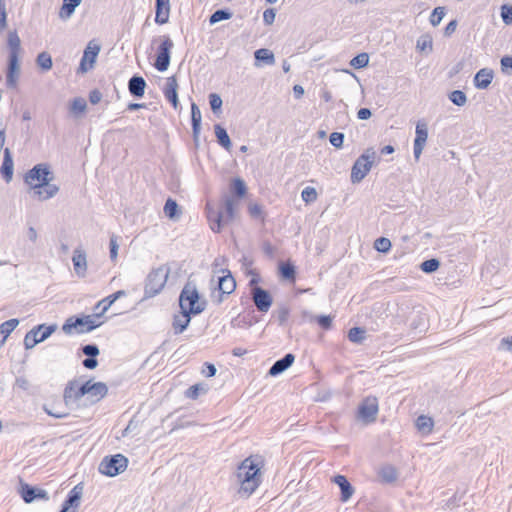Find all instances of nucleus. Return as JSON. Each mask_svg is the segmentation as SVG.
<instances>
[{
	"mask_svg": "<svg viewBox=\"0 0 512 512\" xmlns=\"http://www.w3.org/2000/svg\"><path fill=\"white\" fill-rule=\"evenodd\" d=\"M82 352L87 357H96L100 353L98 346L95 345V344H87V345L83 346L82 347Z\"/></svg>",
	"mask_w": 512,
	"mask_h": 512,
	"instance_id": "nucleus-61",
	"label": "nucleus"
},
{
	"mask_svg": "<svg viewBox=\"0 0 512 512\" xmlns=\"http://www.w3.org/2000/svg\"><path fill=\"white\" fill-rule=\"evenodd\" d=\"M317 197L318 194L314 187L308 186L302 190L301 198L307 204L315 202Z\"/></svg>",
	"mask_w": 512,
	"mask_h": 512,
	"instance_id": "nucleus-47",
	"label": "nucleus"
},
{
	"mask_svg": "<svg viewBox=\"0 0 512 512\" xmlns=\"http://www.w3.org/2000/svg\"><path fill=\"white\" fill-rule=\"evenodd\" d=\"M214 131L219 145H221L225 150L230 151L232 143L226 129L221 125L216 124L214 126Z\"/></svg>",
	"mask_w": 512,
	"mask_h": 512,
	"instance_id": "nucleus-31",
	"label": "nucleus"
},
{
	"mask_svg": "<svg viewBox=\"0 0 512 512\" xmlns=\"http://www.w3.org/2000/svg\"><path fill=\"white\" fill-rule=\"evenodd\" d=\"M178 82L174 76L168 77L166 79L165 86L163 88V94L165 98L172 104L174 109H178L179 100H178Z\"/></svg>",
	"mask_w": 512,
	"mask_h": 512,
	"instance_id": "nucleus-16",
	"label": "nucleus"
},
{
	"mask_svg": "<svg viewBox=\"0 0 512 512\" xmlns=\"http://www.w3.org/2000/svg\"><path fill=\"white\" fill-rule=\"evenodd\" d=\"M501 70L504 74L510 75L512 72V57L504 56L501 58Z\"/></svg>",
	"mask_w": 512,
	"mask_h": 512,
	"instance_id": "nucleus-60",
	"label": "nucleus"
},
{
	"mask_svg": "<svg viewBox=\"0 0 512 512\" xmlns=\"http://www.w3.org/2000/svg\"><path fill=\"white\" fill-rule=\"evenodd\" d=\"M280 272L285 279H293L295 276V268L291 264H282L280 267Z\"/></svg>",
	"mask_w": 512,
	"mask_h": 512,
	"instance_id": "nucleus-57",
	"label": "nucleus"
},
{
	"mask_svg": "<svg viewBox=\"0 0 512 512\" xmlns=\"http://www.w3.org/2000/svg\"><path fill=\"white\" fill-rule=\"evenodd\" d=\"M72 262L77 276L85 277L88 265L86 252L82 248L78 247L73 251Z\"/></svg>",
	"mask_w": 512,
	"mask_h": 512,
	"instance_id": "nucleus-17",
	"label": "nucleus"
},
{
	"mask_svg": "<svg viewBox=\"0 0 512 512\" xmlns=\"http://www.w3.org/2000/svg\"><path fill=\"white\" fill-rule=\"evenodd\" d=\"M13 159L11 152L8 148L4 150V159L0 169V172L4 178V180L9 183L13 177Z\"/></svg>",
	"mask_w": 512,
	"mask_h": 512,
	"instance_id": "nucleus-23",
	"label": "nucleus"
},
{
	"mask_svg": "<svg viewBox=\"0 0 512 512\" xmlns=\"http://www.w3.org/2000/svg\"><path fill=\"white\" fill-rule=\"evenodd\" d=\"M380 476L385 482L391 483L397 479V472L394 467L388 465L381 468Z\"/></svg>",
	"mask_w": 512,
	"mask_h": 512,
	"instance_id": "nucleus-45",
	"label": "nucleus"
},
{
	"mask_svg": "<svg viewBox=\"0 0 512 512\" xmlns=\"http://www.w3.org/2000/svg\"><path fill=\"white\" fill-rule=\"evenodd\" d=\"M89 391V396L93 398V401H99L104 398L108 392V388L103 382L92 383Z\"/></svg>",
	"mask_w": 512,
	"mask_h": 512,
	"instance_id": "nucleus-35",
	"label": "nucleus"
},
{
	"mask_svg": "<svg viewBox=\"0 0 512 512\" xmlns=\"http://www.w3.org/2000/svg\"><path fill=\"white\" fill-rule=\"evenodd\" d=\"M190 314L186 310H181L180 314L174 316L172 326L175 334H181L188 327L191 320Z\"/></svg>",
	"mask_w": 512,
	"mask_h": 512,
	"instance_id": "nucleus-24",
	"label": "nucleus"
},
{
	"mask_svg": "<svg viewBox=\"0 0 512 512\" xmlns=\"http://www.w3.org/2000/svg\"><path fill=\"white\" fill-rule=\"evenodd\" d=\"M179 305L181 310H186L192 314H199L204 311L206 303L199 301V294L196 287L187 284L181 291Z\"/></svg>",
	"mask_w": 512,
	"mask_h": 512,
	"instance_id": "nucleus-4",
	"label": "nucleus"
},
{
	"mask_svg": "<svg viewBox=\"0 0 512 512\" xmlns=\"http://www.w3.org/2000/svg\"><path fill=\"white\" fill-rule=\"evenodd\" d=\"M109 248H110V259H111V261L115 262L117 259V256H118L119 244H118V237L114 234H112L110 236Z\"/></svg>",
	"mask_w": 512,
	"mask_h": 512,
	"instance_id": "nucleus-52",
	"label": "nucleus"
},
{
	"mask_svg": "<svg viewBox=\"0 0 512 512\" xmlns=\"http://www.w3.org/2000/svg\"><path fill=\"white\" fill-rule=\"evenodd\" d=\"M295 360V356L292 353H287L284 357L277 360L269 369L270 376H277L286 371Z\"/></svg>",
	"mask_w": 512,
	"mask_h": 512,
	"instance_id": "nucleus-18",
	"label": "nucleus"
},
{
	"mask_svg": "<svg viewBox=\"0 0 512 512\" xmlns=\"http://www.w3.org/2000/svg\"><path fill=\"white\" fill-rule=\"evenodd\" d=\"M201 111L199 107L192 103L191 105V121L194 139L197 140L201 130Z\"/></svg>",
	"mask_w": 512,
	"mask_h": 512,
	"instance_id": "nucleus-29",
	"label": "nucleus"
},
{
	"mask_svg": "<svg viewBox=\"0 0 512 512\" xmlns=\"http://www.w3.org/2000/svg\"><path fill=\"white\" fill-rule=\"evenodd\" d=\"M54 175L47 164L35 165L24 176V182L30 187L31 195L39 201H46L59 192V186L51 183Z\"/></svg>",
	"mask_w": 512,
	"mask_h": 512,
	"instance_id": "nucleus-1",
	"label": "nucleus"
},
{
	"mask_svg": "<svg viewBox=\"0 0 512 512\" xmlns=\"http://www.w3.org/2000/svg\"><path fill=\"white\" fill-rule=\"evenodd\" d=\"M415 134L413 153L415 160L418 161L428 138L427 124L423 121H419L416 125Z\"/></svg>",
	"mask_w": 512,
	"mask_h": 512,
	"instance_id": "nucleus-13",
	"label": "nucleus"
},
{
	"mask_svg": "<svg viewBox=\"0 0 512 512\" xmlns=\"http://www.w3.org/2000/svg\"><path fill=\"white\" fill-rule=\"evenodd\" d=\"M82 496V487L80 485H76L68 494L67 499L64 501V504L70 508H76L79 506V502Z\"/></svg>",
	"mask_w": 512,
	"mask_h": 512,
	"instance_id": "nucleus-34",
	"label": "nucleus"
},
{
	"mask_svg": "<svg viewBox=\"0 0 512 512\" xmlns=\"http://www.w3.org/2000/svg\"><path fill=\"white\" fill-rule=\"evenodd\" d=\"M19 320L16 318L9 319L2 324H0V344L2 345L7 337L14 331V329L18 326Z\"/></svg>",
	"mask_w": 512,
	"mask_h": 512,
	"instance_id": "nucleus-32",
	"label": "nucleus"
},
{
	"mask_svg": "<svg viewBox=\"0 0 512 512\" xmlns=\"http://www.w3.org/2000/svg\"><path fill=\"white\" fill-rule=\"evenodd\" d=\"M333 482L336 485H338L341 490V498H340L341 501L347 502L352 497V495L354 493V488L352 487V485L349 483L347 478L343 475H336L333 478Z\"/></svg>",
	"mask_w": 512,
	"mask_h": 512,
	"instance_id": "nucleus-20",
	"label": "nucleus"
},
{
	"mask_svg": "<svg viewBox=\"0 0 512 512\" xmlns=\"http://www.w3.org/2000/svg\"><path fill=\"white\" fill-rule=\"evenodd\" d=\"M56 325L46 326L40 324L31 329L24 338V346L26 349L34 348L38 343L45 341L56 330Z\"/></svg>",
	"mask_w": 512,
	"mask_h": 512,
	"instance_id": "nucleus-9",
	"label": "nucleus"
},
{
	"mask_svg": "<svg viewBox=\"0 0 512 512\" xmlns=\"http://www.w3.org/2000/svg\"><path fill=\"white\" fill-rule=\"evenodd\" d=\"M232 17V13L225 9L216 10L209 19L211 25L216 24L223 20H228Z\"/></svg>",
	"mask_w": 512,
	"mask_h": 512,
	"instance_id": "nucleus-41",
	"label": "nucleus"
},
{
	"mask_svg": "<svg viewBox=\"0 0 512 512\" xmlns=\"http://www.w3.org/2000/svg\"><path fill=\"white\" fill-rule=\"evenodd\" d=\"M100 52V46L93 41L89 42L84 50L78 71L86 73L94 67L96 58Z\"/></svg>",
	"mask_w": 512,
	"mask_h": 512,
	"instance_id": "nucleus-12",
	"label": "nucleus"
},
{
	"mask_svg": "<svg viewBox=\"0 0 512 512\" xmlns=\"http://www.w3.org/2000/svg\"><path fill=\"white\" fill-rule=\"evenodd\" d=\"M20 76L19 58L8 57V67L6 72V85L8 88L15 89L18 85Z\"/></svg>",
	"mask_w": 512,
	"mask_h": 512,
	"instance_id": "nucleus-15",
	"label": "nucleus"
},
{
	"mask_svg": "<svg viewBox=\"0 0 512 512\" xmlns=\"http://www.w3.org/2000/svg\"><path fill=\"white\" fill-rule=\"evenodd\" d=\"M222 99L221 97L216 94V93H211L209 95V104H210V107L212 109V111L217 114L220 110H221V107H222Z\"/></svg>",
	"mask_w": 512,
	"mask_h": 512,
	"instance_id": "nucleus-53",
	"label": "nucleus"
},
{
	"mask_svg": "<svg viewBox=\"0 0 512 512\" xmlns=\"http://www.w3.org/2000/svg\"><path fill=\"white\" fill-rule=\"evenodd\" d=\"M36 63L43 71H49L53 65L52 57L48 52L39 53L36 58Z\"/></svg>",
	"mask_w": 512,
	"mask_h": 512,
	"instance_id": "nucleus-39",
	"label": "nucleus"
},
{
	"mask_svg": "<svg viewBox=\"0 0 512 512\" xmlns=\"http://www.w3.org/2000/svg\"><path fill=\"white\" fill-rule=\"evenodd\" d=\"M207 218L210 223V228L219 233L221 231L222 225L224 223V214L221 211H217L213 209L209 204H207Z\"/></svg>",
	"mask_w": 512,
	"mask_h": 512,
	"instance_id": "nucleus-19",
	"label": "nucleus"
},
{
	"mask_svg": "<svg viewBox=\"0 0 512 512\" xmlns=\"http://www.w3.org/2000/svg\"><path fill=\"white\" fill-rule=\"evenodd\" d=\"M7 26V13L6 6L3 0H0V29H4Z\"/></svg>",
	"mask_w": 512,
	"mask_h": 512,
	"instance_id": "nucleus-64",
	"label": "nucleus"
},
{
	"mask_svg": "<svg viewBox=\"0 0 512 512\" xmlns=\"http://www.w3.org/2000/svg\"><path fill=\"white\" fill-rule=\"evenodd\" d=\"M251 296L252 300L254 302V305L256 306L257 310L262 313H266L271 308L273 299L270 293L259 287L254 286L251 289Z\"/></svg>",
	"mask_w": 512,
	"mask_h": 512,
	"instance_id": "nucleus-11",
	"label": "nucleus"
},
{
	"mask_svg": "<svg viewBox=\"0 0 512 512\" xmlns=\"http://www.w3.org/2000/svg\"><path fill=\"white\" fill-rule=\"evenodd\" d=\"M7 44L9 48V57L19 58L21 52V40L16 31L8 33Z\"/></svg>",
	"mask_w": 512,
	"mask_h": 512,
	"instance_id": "nucleus-26",
	"label": "nucleus"
},
{
	"mask_svg": "<svg viewBox=\"0 0 512 512\" xmlns=\"http://www.w3.org/2000/svg\"><path fill=\"white\" fill-rule=\"evenodd\" d=\"M231 188L233 193L239 198L243 197L246 193L245 182L240 178H236L233 180Z\"/></svg>",
	"mask_w": 512,
	"mask_h": 512,
	"instance_id": "nucleus-49",
	"label": "nucleus"
},
{
	"mask_svg": "<svg viewBox=\"0 0 512 512\" xmlns=\"http://www.w3.org/2000/svg\"><path fill=\"white\" fill-rule=\"evenodd\" d=\"M275 17H276V12L274 9L272 8H269V9H266L263 13V21L266 25H271L273 24L274 20H275Z\"/></svg>",
	"mask_w": 512,
	"mask_h": 512,
	"instance_id": "nucleus-62",
	"label": "nucleus"
},
{
	"mask_svg": "<svg viewBox=\"0 0 512 512\" xmlns=\"http://www.w3.org/2000/svg\"><path fill=\"white\" fill-rule=\"evenodd\" d=\"M169 273L170 269L166 265L152 269L145 281V296L154 297L160 293L167 282Z\"/></svg>",
	"mask_w": 512,
	"mask_h": 512,
	"instance_id": "nucleus-3",
	"label": "nucleus"
},
{
	"mask_svg": "<svg viewBox=\"0 0 512 512\" xmlns=\"http://www.w3.org/2000/svg\"><path fill=\"white\" fill-rule=\"evenodd\" d=\"M80 3L81 0H63V5L60 10V17L70 18Z\"/></svg>",
	"mask_w": 512,
	"mask_h": 512,
	"instance_id": "nucleus-37",
	"label": "nucleus"
},
{
	"mask_svg": "<svg viewBox=\"0 0 512 512\" xmlns=\"http://www.w3.org/2000/svg\"><path fill=\"white\" fill-rule=\"evenodd\" d=\"M236 482L239 485L238 495L240 498H249L260 486L262 474L260 462L257 457H247L237 467Z\"/></svg>",
	"mask_w": 512,
	"mask_h": 512,
	"instance_id": "nucleus-2",
	"label": "nucleus"
},
{
	"mask_svg": "<svg viewBox=\"0 0 512 512\" xmlns=\"http://www.w3.org/2000/svg\"><path fill=\"white\" fill-rule=\"evenodd\" d=\"M178 204L175 200L169 198L164 205V213L170 218L174 219L178 216Z\"/></svg>",
	"mask_w": 512,
	"mask_h": 512,
	"instance_id": "nucleus-44",
	"label": "nucleus"
},
{
	"mask_svg": "<svg viewBox=\"0 0 512 512\" xmlns=\"http://www.w3.org/2000/svg\"><path fill=\"white\" fill-rule=\"evenodd\" d=\"M146 88V81L142 76L134 75L128 81V90L135 97H143Z\"/></svg>",
	"mask_w": 512,
	"mask_h": 512,
	"instance_id": "nucleus-21",
	"label": "nucleus"
},
{
	"mask_svg": "<svg viewBox=\"0 0 512 512\" xmlns=\"http://www.w3.org/2000/svg\"><path fill=\"white\" fill-rule=\"evenodd\" d=\"M369 55L367 53H360L350 61V65L355 69H361L368 65Z\"/></svg>",
	"mask_w": 512,
	"mask_h": 512,
	"instance_id": "nucleus-46",
	"label": "nucleus"
},
{
	"mask_svg": "<svg viewBox=\"0 0 512 512\" xmlns=\"http://www.w3.org/2000/svg\"><path fill=\"white\" fill-rule=\"evenodd\" d=\"M153 41L160 42L157 48V57L154 66L158 71L164 72L168 69L170 64V53L174 46L173 41L167 35L160 36L158 39Z\"/></svg>",
	"mask_w": 512,
	"mask_h": 512,
	"instance_id": "nucleus-8",
	"label": "nucleus"
},
{
	"mask_svg": "<svg viewBox=\"0 0 512 512\" xmlns=\"http://www.w3.org/2000/svg\"><path fill=\"white\" fill-rule=\"evenodd\" d=\"M170 12V0H156L155 22L162 25L168 22Z\"/></svg>",
	"mask_w": 512,
	"mask_h": 512,
	"instance_id": "nucleus-22",
	"label": "nucleus"
},
{
	"mask_svg": "<svg viewBox=\"0 0 512 512\" xmlns=\"http://www.w3.org/2000/svg\"><path fill=\"white\" fill-rule=\"evenodd\" d=\"M449 100L453 104L462 107L467 103V96L461 90H454L449 94Z\"/></svg>",
	"mask_w": 512,
	"mask_h": 512,
	"instance_id": "nucleus-42",
	"label": "nucleus"
},
{
	"mask_svg": "<svg viewBox=\"0 0 512 512\" xmlns=\"http://www.w3.org/2000/svg\"><path fill=\"white\" fill-rule=\"evenodd\" d=\"M366 331L360 327H353L348 332V339L353 343H361L365 338Z\"/></svg>",
	"mask_w": 512,
	"mask_h": 512,
	"instance_id": "nucleus-43",
	"label": "nucleus"
},
{
	"mask_svg": "<svg viewBox=\"0 0 512 512\" xmlns=\"http://www.w3.org/2000/svg\"><path fill=\"white\" fill-rule=\"evenodd\" d=\"M329 141L334 147L341 148L344 141V134L340 132H333L330 134Z\"/></svg>",
	"mask_w": 512,
	"mask_h": 512,
	"instance_id": "nucleus-58",
	"label": "nucleus"
},
{
	"mask_svg": "<svg viewBox=\"0 0 512 512\" xmlns=\"http://www.w3.org/2000/svg\"><path fill=\"white\" fill-rule=\"evenodd\" d=\"M417 48L420 51H432V38L428 35L421 36L417 40Z\"/></svg>",
	"mask_w": 512,
	"mask_h": 512,
	"instance_id": "nucleus-54",
	"label": "nucleus"
},
{
	"mask_svg": "<svg viewBox=\"0 0 512 512\" xmlns=\"http://www.w3.org/2000/svg\"><path fill=\"white\" fill-rule=\"evenodd\" d=\"M254 57L256 62H263L267 65H274L275 64V56L272 51L266 48H260L255 51ZM255 65H258V63H255Z\"/></svg>",
	"mask_w": 512,
	"mask_h": 512,
	"instance_id": "nucleus-33",
	"label": "nucleus"
},
{
	"mask_svg": "<svg viewBox=\"0 0 512 512\" xmlns=\"http://www.w3.org/2000/svg\"><path fill=\"white\" fill-rule=\"evenodd\" d=\"M96 318L97 317L95 316V313L93 315H87V316L82 317L83 322H84L86 327L85 328H81L79 330V334L91 332L92 330H94L97 327H99L102 324V322H96L95 321Z\"/></svg>",
	"mask_w": 512,
	"mask_h": 512,
	"instance_id": "nucleus-38",
	"label": "nucleus"
},
{
	"mask_svg": "<svg viewBox=\"0 0 512 512\" xmlns=\"http://www.w3.org/2000/svg\"><path fill=\"white\" fill-rule=\"evenodd\" d=\"M375 159V152L373 149H367L365 153L359 156L354 162L351 169V182L359 183L369 173Z\"/></svg>",
	"mask_w": 512,
	"mask_h": 512,
	"instance_id": "nucleus-5",
	"label": "nucleus"
},
{
	"mask_svg": "<svg viewBox=\"0 0 512 512\" xmlns=\"http://www.w3.org/2000/svg\"><path fill=\"white\" fill-rule=\"evenodd\" d=\"M82 317H69L62 326V330L65 334L70 335L74 332L79 334L81 328H85Z\"/></svg>",
	"mask_w": 512,
	"mask_h": 512,
	"instance_id": "nucleus-27",
	"label": "nucleus"
},
{
	"mask_svg": "<svg viewBox=\"0 0 512 512\" xmlns=\"http://www.w3.org/2000/svg\"><path fill=\"white\" fill-rule=\"evenodd\" d=\"M493 80V71L483 68L480 69L474 77V85L478 89H486Z\"/></svg>",
	"mask_w": 512,
	"mask_h": 512,
	"instance_id": "nucleus-25",
	"label": "nucleus"
},
{
	"mask_svg": "<svg viewBox=\"0 0 512 512\" xmlns=\"http://www.w3.org/2000/svg\"><path fill=\"white\" fill-rule=\"evenodd\" d=\"M20 494L22 499L26 503H32L34 500L42 499V500H48V493L44 489L32 487L29 484L21 483L20 485Z\"/></svg>",
	"mask_w": 512,
	"mask_h": 512,
	"instance_id": "nucleus-14",
	"label": "nucleus"
},
{
	"mask_svg": "<svg viewBox=\"0 0 512 512\" xmlns=\"http://www.w3.org/2000/svg\"><path fill=\"white\" fill-rule=\"evenodd\" d=\"M79 384L77 381H70L64 390V399L66 402L78 401L81 396L78 394L77 389Z\"/></svg>",
	"mask_w": 512,
	"mask_h": 512,
	"instance_id": "nucleus-36",
	"label": "nucleus"
},
{
	"mask_svg": "<svg viewBox=\"0 0 512 512\" xmlns=\"http://www.w3.org/2000/svg\"><path fill=\"white\" fill-rule=\"evenodd\" d=\"M374 248L379 252L386 253L391 249V241L388 238L380 237L375 240Z\"/></svg>",
	"mask_w": 512,
	"mask_h": 512,
	"instance_id": "nucleus-50",
	"label": "nucleus"
},
{
	"mask_svg": "<svg viewBox=\"0 0 512 512\" xmlns=\"http://www.w3.org/2000/svg\"><path fill=\"white\" fill-rule=\"evenodd\" d=\"M202 391H204V388L200 384H195L187 389L185 395L190 399H196Z\"/></svg>",
	"mask_w": 512,
	"mask_h": 512,
	"instance_id": "nucleus-59",
	"label": "nucleus"
},
{
	"mask_svg": "<svg viewBox=\"0 0 512 512\" xmlns=\"http://www.w3.org/2000/svg\"><path fill=\"white\" fill-rule=\"evenodd\" d=\"M289 317V308L286 306H282L277 310V318L279 323L284 324Z\"/></svg>",
	"mask_w": 512,
	"mask_h": 512,
	"instance_id": "nucleus-63",
	"label": "nucleus"
},
{
	"mask_svg": "<svg viewBox=\"0 0 512 512\" xmlns=\"http://www.w3.org/2000/svg\"><path fill=\"white\" fill-rule=\"evenodd\" d=\"M238 205V200L233 197L227 196L224 199V223L232 221L235 217V209Z\"/></svg>",
	"mask_w": 512,
	"mask_h": 512,
	"instance_id": "nucleus-30",
	"label": "nucleus"
},
{
	"mask_svg": "<svg viewBox=\"0 0 512 512\" xmlns=\"http://www.w3.org/2000/svg\"><path fill=\"white\" fill-rule=\"evenodd\" d=\"M87 107L86 101L83 98H75L71 104V111L75 114L83 113Z\"/></svg>",
	"mask_w": 512,
	"mask_h": 512,
	"instance_id": "nucleus-56",
	"label": "nucleus"
},
{
	"mask_svg": "<svg viewBox=\"0 0 512 512\" xmlns=\"http://www.w3.org/2000/svg\"><path fill=\"white\" fill-rule=\"evenodd\" d=\"M221 272L223 275L218 277L214 287L215 292L212 294L213 301L217 304L222 303L223 296L230 295L236 288V281L231 272L227 269H222Z\"/></svg>",
	"mask_w": 512,
	"mask_h": 512,
	"instance_id": "nucleus-7",
	"label": "nucleus"
},
{
	"mask_svg": "<svg viewBox=\"0 0 512 512\" xmlns=\"http://www.w3.org/2000/svg\"><path fill=\"white\" fill-rule=\"evenodd\" d=\"M415 426L420 433L428 435L433 431L434 420L429 416L420 415L415 421Z\"/></svg>",
	"mask_w": 512,
	"mask_h": 512,
	"instance_id": "nucleus-28",
	"label": "nucleus"
},
{
	"mask_svg": "<svg viewBox=\"0 0 512 512\" xmlns=\"http://www.w3.org/2000/svg\"><path fill=\"white\" fill-rule=\"evenodd\" d=\"M114 302L110 295L100 300L94 307L93 311L95 312L96 317H101L104 313L111 307Z\"/></svg>",
	"mask_w": 512,
	"mask_h": 512,
	"instance_id": "nucleus-40",
	"label": "nucleus"
},
{
	"mask_svg": "<svg viewBox=\"0 0 512 512\" xmlns=\"http://www.w3.org/2000/svg\"><path fill=\"white\" fill-rule=\"evenodd\" d=\"M128 466V459L122 454L105 456L99 464V472L106 476H117Z\"/></svg>",
	"mask_w": 512,
	"mask_h": 512,
	"instance_id": "nucleus-6",
	"label": "nucleus"
},
{
	"mask_svg": "<svg viewBox=\"0 0 512 512\" xmlns=\"http://www.w3.org/2000/svg\"><path fill=\"white\" fill-rule=\"evenodd\" d=\"M440 266L439 260L432 258L421 263L420 268L425 273H433Z\"/></svg>",
	"mask_w": 512,
	"mask_h": 512,
	"instance_id": "nucleus-48",
	"label": "nucleus"
},
{
	"mask_svg": "<svg viewBox=\"0 0 512 512\" xmlns=\"http://www.w3.org/2000/svg\"><path fill=\"white\" fill-rule=\"evenodd\" d=\"M379 411L378 400L376 397H366L358 407V419L365 424L373 423L376 420Z\"/></svg>",
	"mask_w": 512,
	"mask_h": 512,
	"instance_id": "nucleus-10",
	"label": "nucleus"
},
{
	"mask_svg": "<svg viewBox=\"0 0 512 512\" xmlns=\"http://www.w3.org/2000/svg\"><path fill=\"white\" fill-rule=\"evenodd\" d=\"M444 16H445V8L444 7H436L430 16L431 25L432 26L439 25Z\"/></svg>",
	"mask_w": 512,
	"mask_h": 512,
	"instance_id": "nucleus-51",
	"label": "nucleus"
},
{
	"mask_svg": "<svg viewBox=\"0 0 512 512\" xmlns=\"http://www.w3.org/2000/svg\"><path fill=\"white\" fill-rule=\"evenodd\" d=\"M500 15L506 25L512 24V5L503 4Z\"/></svg>",
	"mask_w": 512,
	"mask_h": 512,
	"instance_id": "nucleus-55",
	"label": "nucleus"
}]
</instances>
